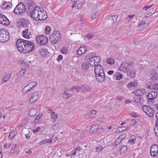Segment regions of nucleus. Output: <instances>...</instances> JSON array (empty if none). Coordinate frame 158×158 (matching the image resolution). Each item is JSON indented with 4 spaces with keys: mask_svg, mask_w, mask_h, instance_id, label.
<instances>
[{
    "mask_svg": "<svg viewBox=\"0 0 158 158\" xmlns=\"http://www.w3.org/2000/svg\"><path fill=\"white\" fill-rule=\"evenodd\" d=\"M0 23L3 25L7 26L9 25L10 21L5 15L0 14Z\"/></svg>",
    "mask_w": 158,
    "mask_h": 158,
    "instance_id": "nucleus-13",
    "label": "nucleus"
},
{
    "mask_svg": "<svg viewBox=\"0 0 158 158\" xmlns=\"http://www.w3.org/2000/svg\"><path fill=\"white\" fill-rule=\"evenodd\" d=\"M137 85V83L136 82H132L129 83L127 85L128 88H131L132 87L136 86Z\"/></svg>",
    "mask_w": 158,
    "mask_h": 158,
    "instance_id": "nucleus-40",
    "label": "nucleus"
},
{
    "mask_svg": "<svg viewBox=\"0 0 158 158\" xmlns=\"http://www.w3.org/2000/svg\"><path fill=\"white\" fill-rule=\"evenodd\" d=\"M95 77L98 81L101 82H103L104 81L105 78V74L104 71L96 74Z\"/></svg>",
    "mask_w": 158,
    "mask_h": 158,
    "instance_id": "nucleus-14",
    "label": "nucleus"
},
{
    "mask_svg": "<svg viewBox=\"0 0 158 158\" xmlns=\"http://www.w3.org/2000/svg\"><path fill=\"white\" fill-rule=\"evenodd\" d=\"M61 52L63 54H66L67 53L68 51L66 48L63 47L61 50Z\"/></svg>",
    "mask_w": 158,
    "mask_h": 158,
    "instance_id": "nucleus-49",
    "label": "nucleus"
},
{
    "mask_svg": "<svg viewBox=\"0 0 158 158\" xmlns=\"http://www.w3.org/2000/svg\"><path fill=\"white\" fill-rule=\"evenodd\" d=\"M91 56V54H89L88 55L86 58L89 57V59H90V62H89V64L90 65H91L92 66H95L96 65V62L94 60V59L92 57L91 58H90V56Z\"/></svg>",
    "mask_w": 158,
    "mask_h": 158,
    "instance_id": "nucleus-29",
    "label": "nucleus"
},
{
    "mask_svg": "<svg viewBox=\"0 0 158 158\" xmlns=\"http://www.w3.org/2000/svg\"><path fill=\"white\" fill-rule=\"evenodd\" d=\"M118 18L117 15H114L109 17L108 19H109L111 20V22L112 23H114L116 21Z\"/></svg>",
    "mask_w": 158,
    "mask_h": 158,
    "instance_id": "nucleus-34",
    "label": "nucleus"
},
{
    "mask_svg": "<svg viewBox=\"0 0 158 158\" xmlns=\"http://www.w3.org/2000/svg\"><path fill=\"white\" fill-rule=\"evenodd\" d=\"M41 9L40 7L37 6L35 10H33L32 12L29 15L34 20H37V19L38 18L39 11H40Z\"/></svg>",
    "mask_w": 158,
    "mask_h": 158,
    "instance_id": "nucleus-12",
    "label": "nucleus"
},
{
    "mask_svg": "<svg viewBox=\"0 0 158 158\" xmlns=\"http://www.w3.org/2000/svg\"><path fill=\"white\" fill-rule=\"evenodd\" d=\"M103 149V147L101 146L97 147L96 148V150L97 152H101Z\"/></svg>",
    "mask_w": 158,
    "mask_h": 158,
    "instance_id": "nucleus-54",
    "label": "nucleus"
},
{
    "mask_svg": "<svg viewBox=\"0 0 158 158\" xmlns=\"http://www.w3.org/2000/svg\"><path fill=\"white\" fill-rule=\"evenodd\" d=\"M23 35L24 38L28 39L30 38L29 35H31V33L28 29H26L23 31Z\"/></svg>",
    "mask_w": 158,
    "mask_h": 158,
    "instance_id": "nucleus-25",
    "label": "nucleus"
},
{
    "mask_svg": "<svg viewBox=\"0 0 158 158\" xmlns=\"http://www.w3.org/2000/svg\"><path fill=\"white\" fill-rule=\"evenodd\" d=\"M125 137V135H122L119 136L118 137V139H119L120 140L122 141V140H123L124 138Z\"/></svg>",
    "mask_w": 158,
    "mask_h": 158,
    "instance_id": "nucleus-59",
    "label": "nucleus"
},
{
    "mask_svg": "<svg viewBox=\"0 0 158 158\" xmlns=\"http://www.w3.org/2000/svg\"><path fill=\"white\" fill-rule=\"evenodd\" d=\"M81 67L84 70L87 69L89 67L88 63L86 61L83 62L81 65Z\"/></svg>",
    "mask_w": 158,
    "mask_h": 158,
    "instance_id": "nucleus-31",
    "label": "nucleus"
},
{
    "mask_svg": "<svg viewBox=\"0 0 158 158\" xmlns=\"http://www.w3.org/2000/svg\"><path fill=\"white\" fill-rule=\"evenodd\" d=\"M154 133L156 136L158 137V126L157 127H156L154 128Z\"/></svg>",
    "mask_w": 158,
    "mask_h": 158,
    "instance_id": "nucleus-57",
    "label": "nucleus"
},
{
    "mask_svg": "<svg viewBox=\"0 0 158 158\" xmlns=\"http://www.w3.org/2000/svg\"><path fill=\"white\" fill-rule=\"evenodd\" d=\"M133 62L131 61L125 62L121 64L119 69L120 70L123 71H124L125 70L127 71L131 68Z\"/></svg>",
    "mask_w": 158,
    "mask_h": 158,
    "instance_id": "nucleus-8",
    "label": "nucleus"
},
{
    "mask_svg": "<svg viewBox=\"0 0 158 158\" xmlns=\"http://www.w3.org/2000/svg\"><path fill=\"white\" fill-rule=\"evenodd\" d=\"M39 14L38 18V20H46L47 18V13L42 8L39 11Z\"/></svg>",
    "mask_w": 158,
    "mask_h": 158,
    "instance_id": "nucleus-11",
    "label": "nucleus"
},
{
    "mask_svg": "<svg viewBox=\"0 0 158 158\" xmlns=\"http://www.w3.org/2000/svg\"><path fill=\"white\" fill-rule=\"evenodd\" d=\"M94 36L93 35L90 34H88L85 36V37L89 39L92 38Z\"/></svg>",
    "mask_w": 158,
    "mask_h": 158,
    "instance_id": "nucleus-58",
    "label": "nucleus"
},
{
    "mask_svg": "<svg viewBox=\"0 0 158 158\" xmlns=\"http://www.w3.org/2000/svg\"><path fill=\"white\" fill-rule=\"evenodd\" d=\"M155 83L154 82H149L146 85V87L148 89L155 90Z\"/></svg>",
    "mask_w": 158,
    "mask_h": 158,
    "instance_id": "nucleus-21",
    "label": "nucleus"
},
{
    "mask_svg": "<svg viewBox=\"0 0 158 158\" xmlns=\"http://www.w3.org/2000/svg\"><path fill=\"white\" fill-rule=\"evenodd\" d=\"M106 62L108 64L112 65L114 64V61L113 59L109 58L107 59Z\"/></svg>",
    "mask_w": 158,
    "mask_h": 158,
    "instance_id": "nucleus-41",
    "label": "nucleus"
},
{
    "mask_svg": "<svg viewBox=\"0 0 158 158\" xmlns=\"http://www.w3.org/2000/svg\"><path fill=\"white\" fill-rule=\"evenodd\" d=\"M25 3L27 9V12L28 15L31 14L33 10H35L37 6L31 0H25Z\"/></svg>",
    "mask_w": 158,
    "mask_h": 158,
    "instance_id": "nucleus-1",
    "label": "nucleus"
},
{
    "mask_svg": "<svg viewBox=\"0 0 158 158\" xmlns=\"http://www.w3.org/2000/svg\"><path fill=\"white\" fill-rule=\"evenodd\" d=\"M152 6V5L150 6H145L143 8V10L145 11L146 10H147L149 8H150Z\"/></svg>",
    "mask_w": 158,
    "mask_h": 158,
    "instance_id": "nucleus-63",
    "label": "nucleus"
},
{
    "mask_svg": "<svg viewBox=\"0 0 158 158\" xmlns=\"http://www.w3.org/2000/svg\"><path fill=\"white\" fill-rule=\"evenodd\" d=\"M51 28L50 27H49V26H47L46 27L45 29V31L46 34H48Z\"/></svg>",
    "mask_w": 158,
    "mask_h": 158,
    "instance_id": "nucleus-56",
    "label": "nucleus"
},
{
    "mask_svg": "<svg viewBox=\"0 0 158 158\" xmlns=\"http://www.w3.org/2000/svg\"><path fill=\"white\" fill-rule=\"evenodd\" d=\"M60 125L59 123H56L53 126V127H55V128H54L53 129H54L57 130V129H58L60 127Z\"/></svg>",
    "mask_w": 158,
    "mask_h": 158,
    "instance_id": "nucleus-61",
    "label": "nucleus"
},
{
    "mask_svg": "<svg viewBox=\"0 0 158 158\" xmlns=\"http://www.w3.org/2000/svg\"><path fill=\"white\" fill-rule=\"evenodd\" d=\"M29 58L28 62L31 64L32 66H35L36 64H37V60L34 56L31 55Z\"/></svg>",
    "mask_w": 158,
    "mask_h": 158,
    "instance_id": "nucleus-22",
    "label": "nucleus"
},
{
    "mask_svg": "<svg viewBox=\"0 0 158 158\" xmlns=\"http://www.w3.org/2000/svg\"><path fill=\"white\" fill-rule=\"evenodd\" d=\"M73 94V91H70L69 90H68L64 92L62 95L63 97L65 99H67L70 97Z\"/></svg>",
    "mask_w": 158,
    "mask_h": 158,
    "instance_id": "nucleus-20",
    "label": "nucleus"
},
{
    "mask_svg": "<svg viewBox=\"0 0 158 158\" xmlns=\"http://www.w3.org/2000/svg\"><path fill=\"white\" fill-rule=\"evenodd\" d=\"M11 76L10 74H8L6 75H5L3 76L2 82L3 83H5L9 79Z\"/></svg>",
    "mask_w": 158,
    "mask_h": 158,
    "instance_id": "nucleus-32",
    "label": "nucleus"
},
{
    "mask_svg": "<svg viewBox=\"0 0 158 158\" xmlns=\"http://www.w3.org/2000/svg\"><path fill=\"white\" fill-rule=\"evenodd\" d=\"M31 89V88L29 86H28V85L27 84L22 89V92L23 93L27 94Z\"/></svg>",
    "mask_w": 158,
    "mask_h": 158,
    "instance_id": "nucleus-30",
    "label": "nucleus"
},
{
    "mask_svg": "<svg viewBox=\"0 0 158 158\" xmlns=\"http://www.w3.org/2000/svg\"><path fill=\"white\" fill-rule=\"evenodd\" d=\"M11 146V145L10 144H7L6 143H5L4 145V148L6 149L10 148Z\"/></svg>",
    "mask_w": 158,
    "mask_h": 158,
    "instance_id": "nucleus-62",
    "label": "nucleus"
},
{
    "mask_svg": "<svg viewBox=\"0 0 158 158\" xmlns=\"http://www.w3.org/2000/svg\"><path fill=\"white\" fill-rule=\"evenodd\" d=\"M95 66L94 71L95 75L104 71L103 67L101 65L97 64Z\"/></svg>",
    "mask_w": 158,
    "mask_h": 158,
    "instance_id": "nucleus-16",
    "label": "nucleus"
},
{
    "mask_svg": "<svg viewBox=\"0 0 158 158\" xmlns=\"http://www.w3.org/2000/svg\"><path fill=\"white\" fill-rule=\"evenodd\" d=\"M15 135V131L14 130H12L10 132L9 136V139H13Z\"/></svg>",
    "mask_w": 158,
    "mask_h": 158,
    "instance_id": "nucleus-36",
    "label": "nucleus"
},
{
    "mask_svg": "<svg viewBox=\"0 0 158 158\" xmlns=\"http://www.w3.org/2000/svg\"><path fill=\"white\" fill-rule=\"evenodd\" d=\"M39 52L40 55L42 56H46L49 53L47 51V49L45 48H41L39 50Z\"/></svg>",
    "mask_w": 158,
    "mask_h": 158,
    "instance_id": "nucleus-26",
    "label": "nucleus"
},
{
    "mask_svg": "<svg viewBox=\"0 0 158 158\" xmlns=\"http://www.w3.org/2000/svg\"><path fill=\"white\" fill-rule=\"evenodd\" d=\"M127 147L126 146H123L122 148L120 149V151H121L122 152L124 153L127 152Z\"/></svg>",
    "mask_w": 158,
    "mask_h": 158,
    "instance_id": "nucleus-43",
    "label": "nucleus"
},
{
    "mask_svg": "<svg viewBox=\"0 0 158 158\" xmlns=\"http://www.w3.org/2000/svg\"><path fill=\"white\" fill-rule=\"evenodd\" d=\"M35 40L37 43L41 45H46L48 42L47 36L43 35H37L36 37Z\"/></svg>",
    "mask_w": 158,
    "mask_h": 158,
    "instance_id": "nucleus-5",
    "label": "nucleus"
},
{
    "mask_svg": "<svg viewBox=\"0 0 158 158\" xmlns=\"http://www.w3.org/2000/svg\"><path fill=\"white\" fill-rule=\"evenodd\" d=\"M138 123V120L137 119H134L132 120L130 123V125L131 126H133Z\"/></svg>",
    "mask_w": 158,
    "mask_h": 158,
    "instance_id": "nucleus-46",
    "label": "nucleus"
},
{
    "mask_svg": "<svg viewBox=\"0 0 158 158\" xmlns=\"http://www.w3.org/2000/svg\"><path fill=\"white\" fill-rule=\"evenodd\" d=\"M158 79V73L155 72L153 74L152 79L153 80H157Z\"/></svg>",
    "mask_w": 158,
    "mask_h": 158,
    "instance_id": "nucleus-45",
    "label": "nucleus"
},
{
    "mask_svg": "<svg viewBox=\"0 0 158 158\" xmlns=\"http://www.w3.org/2000/svg\"><path fill=\"white\" fill-rule=\"evenodd\" d=\"M83 3H82V2H81L79 3L77 6V8L78 9H80L81 8V7L83 5Z\"/></svg>",
    "mask_w": 158,
    "mask_h": 158,
    "instance_id": "nucleus-60",
    "label": "nucleus"
},
{
    "mask_svg": "<svg viewBox=\"0 0 158 158\" xmlns=\"http://www.w3.org/2000/svg\"><path fill=\"white\" fill-rule=\"evenodd\" d=\"M121 141H122L120 140L119 139H118V138L115 140V142L113 143V145L114 146H116L120 143Z\"/></svg>",
    "mask_w": 158,
    "mask_h": 158,
    "instance_id": "nucleus-48",
    "label": "nucleus"
},
{
    "mask_svg": "<svg viewBox=\"0 0 158 158\" xmlns=\"http://www.w3.org/2000/svg\"><path fill=\"white\" fill-rule=\"evenodd\" d=\"M10 38L9 33L5 29H0V42L5 43Z\"/></svg>",
    "mask_w": 158,
    "mask_h": 158,
    "instance_id": "nucleus-2",
    "label": "nucleus"
},
{
    "mask_svg": "<svg viewBox=\"0 0 158 158\" xmlns=\"http://www.w3.org/2000/svg\"><path fill=\"white\" fill-rule=\"evenodd\" d=\"M114 77H115L116 80H119L122 78V75L119 73H117L116 74H114Z\"/></svg>",
    "mask_w": 158,
    "mask_h": 158,
    "instance_id": "nucleus-37",
    "label": "nucleus"
},
{
    "mask_svg": "<svg viewBox=\"0 0 158 158\" xmlns=\"http://www.w3.org/2000/svg\"><path fill=\"white\" fill-rule=\"evenodd\" d=\"M131 137V139L128 141V143H129L133 144L135 143L136 138L134 135L132 136Z\"/></svg>",
    "mask_w": 158,
    "mask_h": 158,
    "instance_id": "nucleus-35",
    "label": "nucleus"
},
{
    "mask_svg": "<svg viewBox=\"0 0 158 158\" xmlns=\"http://www.w3.org/2000/svg\"><path fill=\"white\" fill-rule=\"evenodd\" d=\"M99 126L98 125H94L91 128L90 131L92 132H95L97 130Z\"/></svg>",
    "mask_w": 158,
    "mask_h": 158,
    "instance_id": "nucleus-33",
    "label": "nucleus"
},
{
    "mask_svg": "<svg viewBox=\"0 0 158 158\" xmlns=\"http://www.w3.org/2000/svg\"><path fill=\"white\" fill-rule=\"evenodd\" d=\"M91 118H92V117H91V115L89 112L86 114L84 117V118L85 119H88Z\"/></svg>",
    "mask_w": 158,
    "mask_h": 158,
    "instance_id": "nucleus-51",
    "label": "nucleus"
},
{
    "mask_svg": "<svg viewBox=\"0 0 158 158\" xmlns=\"http://www.w3.org/2000/svg\"><path fill=\"white\" fill-rule=\"evenodd\" d=\"M47 143V140H46V139H44V140H43V141L42 142H40V145H43V144H45Z\"/></svg>",
    "mask_w": 158,
    "mask_h": 158,
    "instance_id": "nucleus-64",
    "label": "nucleus"
},
{
    "mask_svg": "<svg viewBox=\"0 0 158 158\" xmlns=\"http://www.w3.org/2000/svg\"><path fill=\"white\" fill-rule=\"evenodd\" d=\"M150 11H148L145 14V16L147 17H149L151 16L153 13H152V12H150Z\"/></svg>",
    "mask_w": 158,
    "mask_h": 158,
    "instance_id": "nucleus-50",
    "label": "nucleus"
},
{
    "mask_svg": "<svg viewBox=\"0 0 158 158\" xmlns=\"http://www.w3.org/2000/svg\"><path fill=\"white\" fill-rule=\"evenodd\" d=\"M80 89H81V90L83 92H88L91 89L90 88L88 85H82L80 87H79Z\"/></svg>",
    "mask_w": 158,
    "mask_h": 158,
    "instance_id": "nucleus-24",
    "label": "nucleus"
},
{
    "mask_svg": "<svg viewBox=\"0 0 158 158\" xmlns=\"http://www.w3.org/2000/svg\"><path fill=\"white\" fill-rule=\"evenodd\" d=\"M26 44V48L24 50L23 53H27L29 52H31L35 48L33 43L31 42L28 41H27Z\"/></svg>",
    "mask_w": 158,
    "mask_h": 158,
    "instance_id": "nucleus-9",
    "label": "nucleus"
},
{
    "mask_svg": "<svg viewBox=\"0 0 158 158\" xmlns=\"http://www.w3.org/2000/svg\"><path fill=\"white\" fill-rule=\"evenodd\" d=\"M157 96V93L155 91L150 92L149 93V94L147 96L148 99L150 101L151 100L152 101L156 98Z\"/></svg>",
    "mask_w": 158,
    "mask_h": 158,
    "instance_id": "nucleus-17",
    "label": "nucleus"
},
{
    "mask_svg": "<svg viewBox=\"0 0 158 158\" xmlns=\"http://www.w3.org/2000/svg\"><path fill=\"white\" fill-rule=\"evenodd\" d=\"M12 6V4L10 2H4L1 7L2 9H6L10 8Z\"/></svg>",
    "mask_w": 158,
    "mask_h": 158,
    "instance_id": "nucleus-19",
    "label": "nucleus"
},
{
    "mask_svg": "<svg viewBox=\"0 0 158 158\" xmlns=\"http://www.w3.org/2000/svg\"><path fill=\"white\" fill-rule=\"evenodd\" d=\"M25 73V71L23 69L21 70L19 73V74L20 76L23 77Z\"/></svg>",
    "mask_w": 158,
    "mask_h": 158,
    "instance_id": "nucleus-55",
    "label": "nucleus"
},
{
    "mask_svg": "<svg viewBox=\"0 0 158 158\" xmlns=\"http://www.w3.org/2000/svg\"><path fill=\"white\" fill-rule=\"evenodd\" d=\"M23 2H19L14 10V12L16 15H21L24 13L26 7Z\"/></svg>",
    "mask_w": 158,
    "mask_h": 158,
    "instance_id": "nucleus-3",
    "label": "nucleus"
},
{
    "mask_svg": "<svg viewBox=\"0 0 158 158\" xmlns=\"http://www.w3.org/2000/svg\"><path fill=\"white\" fill-rule=\"evenodd\" d=\"M92 58L94 59V60L96 62V64H97L98 63H99V61L100 60V57L98 56H94L93 57H92Z\"/></svg>",
    "mask_w": 158,
    "mask_h": 158,
    "instance_id": "nucleus-42",
    "label": "nucleus"
},
{
    "mask_svg": "<svg viewBox=\"0 0 158 158\" xmlns=\"http://www.w3.org/2000/svg\"><path fill=\"white\" fill-rule=\"evenodd\" d=\"M90 113L91 117H92L95 116L96 114V111L94 110H92L91 111L89 112Z\"/></svg>",
    "mask_w": 158,
    "mask_h": 158,
    "instance_id": "nucleus-47",
    "label": "nucleus"
},
{
    "mask_svg": "<svg viewBox=\"0 0 158 158\" xmlns=\"http://www.w3.org/2000/svg\"><path fill=\"white\" fill-rule=\"evenodd\" d=\"M58 117V115L54 112H52L51 113V118L53 120H55Z\"/></svg>",
    "mask_w": 158,
    "mask_h": 158,
    "instance_id": "nucleus-38",
    "label": "nucleus"
},
{
    "mask_svg": "<svg viewBox=\"0 0 158 158\" xmlns=\"http://www.w3.org/2000/svg\"><path fill=\"white\" fill-rule=\"evenodd\" d=\"M98 13L97 12H95L94 13L91 17V19L92 20L94 19L97 17Z\"/></svg>",
    "mask_w": 158,
    "mask_h": 158,
    "instance_id": "nucleus-53",
    "label": "nucleus"
},
{
    "mask_svg": "<svg viewBox=\"0 0 158 158\" xmlns=\"http://www.w3.org/2000/svg\"><path fill=\"white\" fill-rule=\"evenodd\" d=\"M57 136L55 133H54L53 136L51 138V142H52V143H55L57 139Z\"/></svg>",
    "mask_w": 158,
    "mask_h": 158,
    "instance_id": "nucleus-39",
    "label": "nucleus"
},
{
    "mask_svg": "<svg viewBox=\"0 0 158 158\" xmlns=\"http://www.w3.org/2000/svg\"><path fill=\"white\" fill-rule=\"evenodd\" d=\"M50 40L53 44H56L59 42L61 39L60 32L58 31H54L50 36Z\"/></svg>",
    "mask_w": 158,
    "mask_h": 158,
    "instance_id": "nucleus-6",
    "label": "nucleus"
},
{
    "mask_svg": "<svg viewBox=\"0 0 158 158\" xmlns=\"http://www.w3.org/2000/svg\"><path fill=\"white\" fill-rule=\"evenodd\" d=\"M39 98V93L35 92L32 94L31 97L29 100V102L32 103L36 102Z\"/></svg>",
    "mask_w": 158,
    "mask_h": 158,
    "instance_id": "nucleus-15",
    "label": "nucleus"
},
{
    "mask_svg": "<svg viewBox=\"0 0 158 158\" xmlns=\"http://www.w3.org/2000/svg\"><path fill=\"white\" fill-rule=\"evenodd\" d=\"M146 93L145 89H137L135 90V94L136 95L142 96L144 95Z\"/></svg>",
    "mask_w": 158,
    "mask_h": 158,
    "instance_id": "nucleus-23",
    "label": "nucleus"
},
{
    "mask_svg": "<svg viewBox=\"0 0 158 158\" xmlns=\"http://www.w3.org/2000/svg\"><path fill=\"white\" fill-rule=\"evenodd\" d=\"M37 112V110L35 109L31 108L29 111V114L31 116H35Z\"/></svg>",
    "mask_w": 158,
    "mask_h": 158,
    "instance_id": "nucleus-28",
    "label": "nucleus"
},
{
    "mask_svg": "<svg viewBox=\"0 0 158 158\" xmlns=\"http://www.w3.org/2000/svg\"><path fill=\"white\" fill-rule=\"evenodd\" d=\"M158 153V146L156 144L152 145L150 149V154L152 157H155Z\"/></svg>",
    "mask_w": 158,
    "mask_h": 158,
    "instance_id": "nucleus-10",
    "label": "nucleus"
},
{
    "mask_svg": "<svg viewBox=\"0 0 158 158\" xmlns=\"http://www.w3.org/2000/svg\"><path fill=\"white\" fill-rule=\"evenodd\" d=\"M87 51V47L85 46H81L77 51V52L79 55H82Z\"/></svg>",
    "mask_w": 158,
    "mask_h": 158,
    "instance_id": "nucleus-18",
    "label": "nucleus"
},
{
    "mask_svg": "<svg viewBox=\"0 0 158 158\" xmlns=\"http://www.w3.org/2000/svg\"><path fill=\"white\" fill-rule=\"evenodd\" d=\"M37 84V82L35 81L29 83L28 85V86H29L32 89L34 86H35Z\"/></svg>",
    "mask_w": 158,
    "mask_h": 158,
    "instance_id": "nucleus-44",
    "label": "nucleus"
},
{
    "mask_svg": "<svg viewBox=\"0 0 158 158\" xmlns=\"http://www.w3.org/2000/svg\"><path fill=\"white\" fill-rule=\"evenodd\" d=\"M91 118H92V117H91V115L89 112L86 114L84 117V118L85 119H88Z\"/></svg>",
    "mask_w": 158,
    "mask_h": 158,
    "instance_id": "nucleus-52",
    "label": "nucleus"
},
{
    "mask_svg": "<svg viewBox=\"0 0 158 158\" xmlns=\"http://www.w3.org/2000/svg\"><path fill=\"white\" fill-rule=\"evenodd\" d=\"M142 109L143 111L145 112L147 115L150 117H152L154 114L155 111L150 106L143 105L142 106Z\"/></svg>",
    "mask_w": 158,
    "mask_h": 158,
    "instance_id": "nucleus-7",
    "label": "nucleus"
},
{
    "mask_svg": "<svg viewBox=\"0 0 158 158\" xmlns=\"http://www.w3.org/2000/svg\"><path fill=\"white\" fill-rule=\"evenodd\" d=\"M27 40H25L22 39H18L16 42V45L19 52L23 53L24 50L26 48V46L25 44H27Z\"/></svg>",
    "mask_w": 158,
    "mask_h": 158,
    "instance_id": "nucleus-4",
    "label": "nucleus"
},
{
    "mask_svg": "<svg viewBox=\"0 0 158 158\" xmlns=\"http://www.w3.org/2000/svg\"><path fill=\"white\" fill-rule=\"evenodd\" d=\"M127 75L130 76L132 78H134L136 74V73L135 71L133 69H131L127 73Z\"/></svg>",
    "mask_w": 158,
    "mask_h": 158,
    "instance_id": "nucleus-27",
    "label": "nucleus"
}]
</instances>
